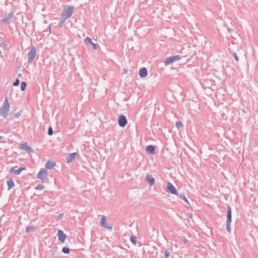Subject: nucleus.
Segmentation results:
<instances>
[{"instance_id": "6", "label": "nucleus", "mask_w": 258, "mask_h": 258, "mask_svg": "<svg viewBox=\"0 0 258 258\" xmlns=\"http://www.w3.org/2000/svg\"><path fill=\"white\" fill-rule=\"evenodd\" d=\"M118 124L121 127H123L127 123V119L126 117L123 115H119L118 117Z\"/></svg>"}, {"instance_id": "34", "label": "nucleus", "mask_w": 258, "mask_h": 258, "mask_svg": "<svg viewBox=\"0 0 258 258\" xmlns=\"http://www.w3.org/2000/svg\"><path fill=\"white\" fill-rule=\"evenodd\" d=\"M0 131H1V133H0V140L3 138V135L5 134H6V132H5V133H4L2 131V130H0Z\"/></svg>"}, {"instance_id": "38", "label": "nucleus", "mask_w": 258, "mask_h": 258, "mask_svg": "<svg viewBox=\"0 0 258 258\" xmlns=\"http://www.w3.org/2000/svg\"><path fill=\"white\" fill-rule=\"evenodd\" d=\"M183 241L185 244L188 242V240L185 237H183Z\"/></svg>"}, {"instance_id": "19", "label": "nucleus", "mask_w": 258, "mask_h": 258, "mask_svg": "<svg viewBox=\"0 0 258 258\" xmlns=\"http://www.w3.org/2000/svg\"><path fill=\"white\" fill-rule=\"evenodd\" d=\"M8 189H10L15 186L14 182L12 178L7 181Z\"/></svg>"}, {"instance_id": "8", "label": "nucleus", "mask_w": 258, "mask_h": 258, "mask_svg": "<svg viewBox=\"0 0 258 258\" xmlns=\"http://www.w3.org/2000/svg\"><path fill=\"white\" fill-rule=\"evenodd\" d=\"M167 191L171 193L172 194L177 195V191L176 189L174 187V186L173 185V184L170 182H168V183H167Z\"/></svg>"}, {"instance_id": "14", "label": "nucleus", "mask_w": 258, "mask_h": 258, "mask_svg": "<svg viewBox=\"0 0 258 258\" xmlns=\"http://www.w3.org/2000/svg\"><path fill=\"white\" fill-rule=\"evenodd\" d=\"M139 75L142 78H144L147 76V70L145 68H142L140 69Z\"/></svg>"}, {"instance_id": "13", "label": "nucleus", "mask_w": 258, "mask_h": 258, "mask_svg": "<svg viewBox=\"0 0 258 258\" xmlns=\"http://www.w3.org/2000/svg\"><path fill=\"white\" fill-rule=\"evenodd\" d=\"M155 148L152 145H148L146 147V151L147 153L151 154H154Z\"/></svg>"}, {"instance_id": "33", "label": "nucleus", "mask_w": 258, "mask_h": 258, "mask_svg": "<svg viewBox=\"0 0 258 258\" xmlns=\"http://www.w3.org/2000/svg\"><path fill=\"white\" fill-rule=\"evenodd\" d=\"M91 44H92V46H93V49H94V50L97 49V46H98V45H97V44H96V43H93V42H92V43H91Z\"/></svg>"}, {"instance_id": "32", "label": "nucleus", "mask_w": 258, "mask_h": 258, "mask_svg": "<svg viewBox=\"0 0 258 258\" xmlns=\"http://www.w3.org/2000/svg\"><path fill=\"white\" fill-rule=\"evenodd\" d=\"M19 83H20V81H19V79H17L15 80V81L14 82L13 85L15 86H17L19 85Z\"/></svg>"}, {"instance_id": "9", "label": "nucleus", "mask_w": 258, "mask_h": 258, "mask_svg": "<svg viewBox=\"0 0 258 258\" xmlns=\"http://www.w3.org/2000/svg\"><path fill=\"white\" fill-rule=\"evenodd\" d=\"M47 177V171L46 169H42L37 175V178L41 180L45 179Z\"/></svg>"}, {"instance_id": "24", "label": "nucleus", "mask_w": 258, "mask_h": 258, "mask_svg": "<svg viewBox=\"0 0 258 258\" xmlns=\"http://www.w3.org/2000/svg\"><path fill=\"white\" fill-rule=\"evenodd\" d=\"M27 86V83L25 82H22L21 84V91H24Z\"/></svg>"}, {"instance_id": "17", "label": "nucleus", "mask_w": 258, "mask_h": 258, "mask_svg": "<svg viewBox=\"0 0 258 258\" xmlns=\"http://www.w3.org/2000/svg\"><path fill=\"white\" fill-rule=\"evenodd\" d=\"M55 166V163L50 161H48L45 164V167L47 169H51Z\"/></svg>"}, {"instance_id": "3", "label": "nucleus", "mask_w": 258, "mask_h": 258, "mask_svg": "<svg viewBox=\"0 0 258 258\" xmlns=\"http://www.w3.org/2000/svg\"><path fill=\"white\" fill-rule=\"evenodd\" d=\"M226 229L229 233L231 232L230 223L231 222V208L229 205H227V214Z\"/></svg>"}, {"instance_id": "5", "label": "nucleus", "mask_w": 258, "mask_h": 258, "mask_svg": "<svg viewBox=\"0 0 258 258\" xmlns=\"http://www.w3.org/2000/svg\"><path fill=\"white\" fill-rule=\"evenodd\" d=\"M106 220H107L106 217L104 215H102L101 216V219L100 221V224L101 225V226L106 228L109 230H111L112 229L113 224L112 223H110L109 224H107L106 223Z\"/></svg>"}, {"instance_id": "31", "label": "nucleus", "mask_w": 258, "mask_h": 258, "mask_svg": "<svg viewBox=\"0 0 258 258\" xmlns=\"http://www.w3.org/2000/svg\"><path fill=\"white\" fill-rule=\"evenodd\" d=\"M84 40L85 42H88V43H92V39L89 37H87Z\"/></svg>"}, {"instance_id": "37", "label": "nucleus", "mask_w": 258, "mask_h": 258, "mask_svg": "<svg viewBox=\"0 0 258 258\" xmlns=\"http://www.w3.org/2000/svg\"><path fill=\"white\" fill-rule=\"evenodd\" d=\"M62 216H63L62 214L60 213V214H59L58 215L57 219L58 220V219H61L62 217Z\"/></svg>"}, {"instance_id": "30", "label": "nucleus", "mask_w": 258, "mask_h": 258, "mask_svg": "<svg viewBox=\"0 0 258 258\" xmlns=\"http://www.w3.org/2000/svg\"><path fill=\"white\" fill-rule=\"evenodd\" d=\"M172 57H173V59L174 60V61H176V60H178L179 59H180L181 58V57L180 55H174V56H172Z\"/></svg>"}, {"instance_id": "27", "label": "nucleus", "mask_w": 258, "mask_h": 258, "mask_svg": "<svg viewBox=\"0 0 258 258\" xmlns=\"http://www.w3.org/2000/svg\"><path fill=\"white\" fill-rule=\"evenodd\" d=\"M62 251L64 253H69L70 252V249L67 247L62 248Z\"/></svg>"}, {"instance_id": "25", "label": "nucleus", "mask_w": 258, "mask_h": 258, "mask_svg": "<svg viewBox=\"0 0 258 258\" xmlns=\"http://www.w3.org/2000/svg\"><path fill=\"white\" fill-rule=\"evenodd\" d=\"M179 197L180 199H182L183 201H184L186 203H187L188 204H189L188 201H187V200L186 199V198L185 197V195L184 194H181L180 195H179Z\"/></svg>"}, {"instance_id": "36", "label": "nucleus", "mask_w": 258, "mask_h": 258, "mask_svg": "<svg viewBox=\"0 0 258 258\" xmlns=\"http://www.w3.org/2000/svg\"><path fill=\"white\" fill-rule=\"evenodd\" d=\"M53 130H48V134L49 135V136H51L53 134Z\"/></svg>"}, {"instance_id": "1", "label": "nucleus", "mask_w": 258, "mask_h": 258, "mask_svg": "<svg viewBox=\"0 0 258 258\" xmlns=\"http://www.w3.org/2000/svg\"><path fill=\"white\" fill-rule=\"evenodd\" d=\"M74 9L73 6H64V9L61 13V16L63 18V19L67 20L72 16Z\"/></svg>"}, {"instance_id": "11", "label": "nucleus", "mask_w": 258, "mask_h": 258, "mask_svg": "<svg viewBox=\"0 0 258 258\" xmlns=\"http://www.w3.org/2000/svg\"><path fill=\"white\" fill-rule=\"evenodd\" d=\"M20 148L21 149L25 150L28 153L33 152L32 149L30 146H29L26 143L22 144Z\"/></svg>"}, {"instance_id": "40", "label": "nucleus", "mask_w": 258, "mask_h": 258, "mask_svg": "<svg viewBox=\"0 0 258 258\" xmlns=\"http://www.w3.org/2000/svg\"><path fill=\"white\" fill-rule=\"evenodd\" d=\"M48 129L50 130V129H52V128L51 126H49Z\"/></svg>"}, {"instance_id": "21", "label": "nucleus", "mask_w": 258, "mask_h": 258, "mask_svg": "<svg viewBox=\"0 0 258 258\" xmlns=\"http://www.w3.org/2000/svg\"><path fill=\"white\" fill-rule=\"evenodd\" d=\"M36 230V228L33 226H28L26 227V231L27 233H29L31 231H34Z\"/></svg>"}, {"instance_id": "12", "label": "nucleus", "mask_w": 258, "mask_h": 258, "mask_svg": "<svg viewBox=\"0 0 258 258\" xmlns=\"http://www.w3.org/2000/svg\"><path fill=\"white\" fill-rule=\"evenodd\" d=\"M77 156H79L77 153L70 154L68 157H67L66 158L67 163H69L71 162L73 160L75 159Z\"/></svg>"}, {"instance_id": "23", "label": "nucleus", "mask_w": 258, "mask_h": 258, "mask_svg": "<svg viewBox=\"0 0 258 258\" xmlns=\"http://www.w3.org/2000/svg\"><path fill=\"white\" fill-rule=\"evenodd\" d=\"M67 20V19H63V18L61 17V19H60L59 22H58V26L59 27H62L63 26V25L65 21Z\"/></svg>"}, {"instance_id": "7", "label": "nucleus", "mask_w": 258, "mask_h": 258, "mask_svg": "<svg viewBox=\"0 0 258 258\" xmlns=\"http://www.w3.org/2000/svg\"><path fill=\"white\" fill-rule=\"evenodd\" d=\"M14 16V13L10 12L8 15H6V17L4 18L2 20V22L4 24H9L10 23V20Z\"/></svg>"}, {"instance_id": "26", "label": "nucleus", "mask_w": 258, "mask_h": 258, "mask_svg": "<svg viewBox=\"0 0 258 258\" xmlns=\"http://www.w3.org/2000/svg\"><path fill=\"white\" fill-rule=\"evenodd\" d=\"M175 125H176V127L178 129H179L180 128L182 127V123L180 121H178L176 122Z\"/></svg>"}, {"instance_id": "22", "label": "nucleus", "mask_w": 258, "mask_h": 258, "mask_svg": "<svg viewBox=\"0 0 258 258\" xmlns=\"http://www.w3.org/2000/svg\"><path fill=\"white\" fill-rule=\"evenodd\" d=\"M131 241L134 244L136 245L137 244V237L135 235H132L131 236Z\"/></svg>"}, {"instance_id": "16", "label": "nucleus", "mask_w": 258, "mask_h": 258, "mask_svg": "<svg viewBox=\"0 0 258 258\" xmlns=\"http://www.w3.org/2000/svg\"><path fill=\"white\" fill-rule=\"evenodd\" d=\"M24 169L23 168L20 167L18 169L15 170L14 167H12L10 170V172L15 174L16 175H18L20 174L21 171Z\"/></svg>"}, {"instance_id": "2", "label": "nucleus", "mask_w": 258, "mask_h": 258, "mask_svg": "<svg viewBox=\"0 0 258 258\" xmlns=\"http://www.w3.org/2000/svg\"><path fill=\"white\" fill-rule=\"evenodd\" d=\"M10 108V104L8 102L7 97H6L3 106L0 108V114L5 118H6L7 117Z\"/></svg>"}, {"instance_id": "20", "label": "nucleus", "mask_w": 258, "mask_h": 258, "mask_svg": "<svg viewBox=\"0 0 258 258\" xmlns=\"http://www.w3.org/2000/svg\"><path fill=\"white\" fill-rule=\"evenodd\" d=\"M171 252V249L169 248L166 249L164 252V258H168L170 256Z\"/></svg>"}, {"instance_id": "18", "label": "nucleus", "mask_w": 258, "mask_h": 258, "mask_svg": "<svg viewBox=\"0 0 258 258\" xmlns=\"http://www.w3.org/2000/svg\"><path fill=\"white\" fill-rule=\"evenodd\" d=\"M173 62H174V61L173 59L172 56H171L167 58V59L164 61V64H165V66H167L170 64V63H173Z\"/></svg>"}, {"instance_id": "35", "label": "nucleus", "mask_w": 258, "mask_h": 258, "mask_svg": "<svg viewBox=\"0 0 258 258\" xmlns=\"http://www.w3.org/2000/svg\"><path fill=\"white\" fill-rule=\"evenodd\" d=\"M233 56L236 61H239V58L236 53L233 54Z\"/></svg>"}, {"instance_id": "39", "label": "nucleus", "mask_w": 258, "mask_h": 258, "mask_svg": "<svg viewBox=\"0 0 258 258\" xmlns=\"http://www.w3.org/2000/svg\"><path fill=\"white\" fill-rule=\"evenodd\" d=\"M231 30H231V29H229V28L228 29V32H229V33L230 32V31H231Z\"/></svg>"}, {"instance_id": "28", "label": "nucleus", "mask_w": 258, "mask_h": 258, "mask_svg": "<svg viewBox=\"0 0 258 258\" xmlns=\"http://www.w3.org/2000/svg\"><path fill=\"white\" fill-rule=\"evenodd\" d=\"M44 188V186L42 184H39L37 185L36 189L42 190Z\"/></svg>"}, {"instance_id": "10", "label": "nucleus", "mask_w": 258, "mask_h": 258, "mask_svg": "<svg viewBox=\"0 0 258 258\" xmlns=\"http://www.w3.org/2000/svg\"><path fill=\"white\" fill-rule=\"evenodd\" d=\"M57 235L58 236V240L61 242H64L67 235L64 233L63 231L59 230L58 231Z\"/></svg>"}, {"instance_id": "15", "label": "nucleus", "mask_w": 258, "mask_h": 258, "mask_svg": "<svg viewBox=\"0 0 258 258\" xmlns=\"http://www.w3.org/2000/svg\"><path fill=\"white\" fill-rule=\"evenodd\" d=\"M146 179L149 182L151 186L155 183V179L151 175H147Z\"/></svg>"}, {"instance_id": "4", "label": "nucleus", "mask_w": 258, "mask_h": 258, "mask_svg": "<svg viewBox=\"0 0 258 258\" xmlns=\"http://www.w3.org/2000/svg\"><path fill=\"white\" fill-rule=\"evenodd\" d=\"M36 54V48L34 46H32L28 54V62L31 63L35 58Z\"/></svg>"}, {"instance_id": "29", "label": "nucleus", "mask_w": 258, "mask_h": 258, "mask_svg": "<svg viewBox=\"0 0 258 258\" xmlns=\"http://www.w3.org/2000/svg\"><path fill=\"white\" fill-rule=\"evenodd\" d=\"M21 114V112H19V111H17L16 112H14L13 113V115H14V116L15 117V118H17V117H18Z\"/></svg>"}]
</instances>
